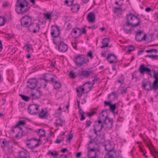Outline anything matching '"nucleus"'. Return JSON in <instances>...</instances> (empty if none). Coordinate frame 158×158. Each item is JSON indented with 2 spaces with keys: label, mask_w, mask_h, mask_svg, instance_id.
Returning <instances> with one entry per match:
<instances>
[{
  "label": "nucleus",
  "mask_w": 158,
  "mask_h": 158,
  "mask_svg": "<svg viewBox=\"0 0 158 158\" xmlns=\"http://www.w3.org/2000/svg\"><path fill=\"white\" fill-rule=\"evenodd\" d=\"M44 15L46 19H51V14L50 13H44Z\"/></svg>",
  "instance_id": "obj_38"
},
{
  "label": "nucleus",
  "mask_w": 158,
  "mask_h": 158,
  "mask_svg": "<svg viewBox=\"0 0 158 158\" xmlns=\"http://www.w3.org/2000/svg\"><path fill=\"white\" fill-rule=\"evenodd\" d=\"M127 48V51L128 52H131L135 49V47L133 45H129L126 47V48Z\"/></svg>",
  "instance_id": "obj_33"
},
{
  "label": "nucleus",
  "mask_w": 158,
  "mask_h": 158,
  "mask_svg": "<svg viewBox=\"0 0 158 158\" xmlns=\"http://www.w3.org/2000/svg\"><path fill=\"white\" fill-rule=\"evenodd\" d=\"M21 25V26L24 27L28 28L31 23L23 21V20H20Z\"/></svg>",
  "instance_id": "obj_24"
},
{
  "label": "nucleus",
  "mask_w": 158,
  "mask_h": 158,
  "mask_svg": "<svg viewBox=\"0 0 158 158\" xmlns=\"http://www.w3.org/2000/svg\"><path fill=\"white\" fill-rule=\"evenodd\" d=\"M19 96H20L21 98L22 99L26 101V102H28L30 100V97L28 96H25L24 95L20 94L19 95Z\"/></svg>",
  "instance_id": "obj_32"
},
{
  "label": "nucleus",
  "mask_w": 158,
  "mask_h": 158,
  "mask_svg": "<svg viewBox=\"0 0 158 158\" xmlns=\"http://www.w3.org/2000/svg\"><path fill=\"white\" fill-rule=\"evenodd\" d=\"M94 72L93 70H82L80 73H79L78 75L80 77H82L84 78H88L90 75Z\"/></svg>",
  "instance_id": "obj_13"
},
{
  "label": "nucleus",
  "mask_w": 158,
  "mask_h": 158,
  "mask_svg": "<svg viewBox=\"0 0 158 158\" xmlns=\"http://www.w3.org/2000/svg\"><path fill=\"white\" fill-rule=\"evenodd\" d=\"M107 98L108 100L112 102L117 98L116 97V94L115 92H112L111 93L109 94Z\"/></svg>",
  "instance_id": "obj_16"
},
{
  "label": "nucleus",
  "mask_w": 158,
  "mask_h": 158,
  "mask_svg": "<svg viewBox=\"0 0 158 158\" xmlns=\"http://www.w3.org/2000/svg\"><path fill=\"white\" fill-rule=\"evenodd\" d=\"M88 151L87 156L89 158H96L97 153L94 148H89Z\"/></svg>",
  "instance_id": "obj_14"
},
{
  "label": "nucleus",
  "mask_w": 158,
  "mask_h": 158,
  "mask_svg": "<svg viewBox=\"0 0 158 158\" xmlns=\"http://www.w3.org/2000/svg\"><path fill=\"white\" fill-rule=\"evenodd\" d=\"M112 102L111 101H110L109 100L108 101H105L104 102V106L106 107L107 106H109L110 107V105H111Z\"/></svg>",
  "instance_id": "obj_40"
},
{
  "label": "nucleus",
  "mask_w": 158,
  "mask_h": 158,
  "mask_svg": "<svg viewBox=\"0 0 158 158\" xmlns=\"http://www.w3.org/2000/svg\"><path fill=\"white\" fill-rule=\"evenodd\" d=\"M28 134V132H25V131H22V132L21 136H26Z\"/></svg>",
  "instance_id": "obj_55"
},
{
  "label": "nucleus",
  "mask_w": 158,
  "mask_h": 158,
  "mask_svg": "<svg viewBox=\"0 0 158 158\" xmlns=\"http://www.w3.org/2000/svg\"><path fill=\"white\" fill-rule=\"evenodd\" d=\"M109 42L110 40L109 38H103L102 41L103 45H107V46H108Z\"/></svg>",
  "instance_id": "obj_29"
},
{
  "label": "nucleus",
  "mask_w": 158,
  "mask_h": 158,
  "mask_svg": "<svg viewBox=\"0 0 158 158\" xmlns=\"http://www.w3.org/2000/svg\"><path fill=\"white\" fill-rule=\"evenodd\" d=\"M72 27V26L71 25V23H69L67 25L66 29H67L68 31H69L71 29Z\"/></svg>",
  "instance_id": "obj_53"
},
{
  "label": "nucleus",
  "mask_w": 158,
  "mask_h": 158,
  "mask_svg": "<svg viewBox=\"0 0 158 158\" xmlns=\"http://www.w3.org/2000/svg\"><path fill=\"white\" fill-rule=\"evenodd\" d=\"M114 148V146L111 144L110 143H109L107 145L105 146V149L106 150L109 152H112Z\"/></svg>",
  "instance_id": "obj_17"
},
{
  "label": "nucleus",
  "mask_w": 158,
  "mask_h": 158,
  "mask_svg": "<svg viewBox=\"0 0 158 158\" xmlns=\"http://www.w3.org/2000/svg\"><path fill=\"white\" fill-rule=\"evenodd\" d=\"M84 114H81V117L80 119L81 121L85 119V116Z\"/></svg>",
  "instance_id": "obj_63"
},
{
  "label": "nucleus",
  "mask_w": 158,
  "mask_h": 158,
  "mask_svg": "<svg viewBox=\"0 0 158 158\" xmlns=\"http://www.w3.org/2000/svg\"><path fill=\"white\" fill-rule=\"evenodd\" d=\"M73 61L77 66L81 67L85 64L87 65L86 62V59L83 55H78L77 56H75Z\"/></svg>",
  "instance_id": "obj_4"
},
{
  "label": "nucleus",
  "mask_w": 158,
  "mask_h": 158,
  "mask_svg": "<svg viewBox=\"0 0 158 158\" xmlns=\"http://www.w3.org/2000/svg\"><path fill=\"white\" fill-rule=\"evenodd\" d=\"M112 152H110L109 153L110 154H111V155H112L114 157H118V156H117L116 155L117 150H114Z\"/></svg>",
  "instance_id": "obj_43"
},
{
  "label": "nucleus",
  "mask_w": 158,
  "mask_h": 158,
  "mask_svg": "<svg viewBox=\"0 0 158 158\" xmlns=\"http://www.w3.org/2000/svg\"><path fill=\"white\" fill-rule=\"evenodd\" d=\"M40 28V25L39 23H32L28 28V30L29 32H31L33 30V32L36 33L39 32Z\"/></svg>",
  "instance_id": "obj_9"
},
{
  "label": "nucleus",
  "mask_w": 158,
  "mask_h": 158,
  "mask_svg": "<svg viewBox=\"0 0 158 158\" xmlns=\"http://www.w3.org/2000/svg\"><path fill=\"white\" fill-rule=\"evenodd\" d=\"M23 20V21H25L27 22L28 23H31L32 22V18L30 16H28L27 15H25L24 16H23L21 20Z\"/></svg>",
  "instance_id": "obj_23"
},
{
  "label": "nucleus",
  "mask_w": 158,
  "mask_h": 158,
  "mask_svg": "<svg viewBox=\"0 0 158 158\" xmlns=\"http://www.w3.org/2000/svg\"><path fill=\"white\" fill-rule=\"evenodd\" d=\"M82 153L81 152H79L77 153L76 155V157L77 158H80L81 155Z\"/></svg>",
  "instance_id": "obj_54"
},
{
  "label": "nucleus",
  "mask_w": 158,
  "mask_h": 158,
  "mask_svg": "<svg viewBox=\"0 0 158 158\" xmlns=\"http://www.w3.org/2000/svg\"><path fill=\"white\" fill-rule=\"evenodd\" d=\"M26 121L24 120H19L18 123L15 125V128H19V126H24L26 124Z\"/></svg>",
  "instance_id": "obj_28"
},
{
  "label": "nucleus",
  "mask_w": 158,
  "mask_h": 158,
  "mask_svg": "<svg viewBox=\"0 0 158 158\" xmlns=\"http://www.w3.org/2000/svg\"><path fill=\"white\" fill-rule=\"evenodd\" d=\"M118 79L122 80V81H123L125 79V77L124 75L123 74H121V76L119 77Z\"/></svg>",
  "instance_id": "obj_59"
},
{
  "label": "nucleus",
  "mask_w": 158,
  "mask_h": 158,
  "mask_svg": "<svg viewBox=\"0 0 158 158\" xmlns=\"http://www.w3.org/2000/svg\"><path fill=\"white\" fill-rule=\"evenodd\" d=\"M136 72V71L135 70V72H134L133 73H132V79H133L134 78H135L136 79H137L138 77L136 76H134V75L135 74V73Z\"/></svg>",
  "instance_id": "obj_58"
},
{
  "label": "nucleus",
  "mask_w": 158,
  "mask_h": 158,
  "mask_svg": "<svg viewBox=\"0 0 158 158\" xmlns=\"http://www.w3.org/2000/svg\"><path fill=\"white\" fill-rule=\"evenodd\" d=\"M23 49L26 50L29 53L33 52L32 47V45H30V44L27 43L25 44L23 47Z\"/></svg>",
  "instance_id": "obj_19"
},
{
  "label": "nucleus",
  "mask_w": 158,
  "mask_h": 158,
  "mask_svg": "<svg viewBox=\"0 0 158 158\" xmlns=\"http://www.w3.org/2000/svg\"><path fill=\"white\" fill-rule=\"evenodd\" d=\"M15 11L19 14L23 15L28 11L30 7L26 0H17L15 5Z\"/></svg>",
  "instance_id": "obj_2"
},
{
  "label": "nucleus",
  "mask_w": 158,
  "mask_h": 158,
  "mask_svg": "<svg viewBox=\"0 0 158 158\" xmlns=\"http://www.w3.org/2000/svg\"><path fill=\"white\" fill-rule=\"evenodd\" d=\"M45 130L43 129H39L38 131L36 132L37 134L39 135L40 138L42 137L45 136Z\"/></svg>",
  "instance_id": "obj_20"
},
{
  "label": "nucleus",
  "mask_w": 158,
  "mask_h": 158,
  "mask_svg": "<svg viewBox=\"0 0 158 158\" xmlns=\"http://www.w3.org/2000/svg\"><path fill=\"white\" fill-rule=\"evenodd\" d=\"M52 76L49 74H46L43 76V79L46 82H52V84L53 85L54 89H56L60 88L61 86V85L60 82L54 80V77H52Z\"/></svg>",
  "instance_id": "obj_3"
},
{
  "label": "nucleus",
  "mask_w": 158,
  "mask_h": 158,
  "mask_svg": "<svg viewBox=\"0 0 158 158\" xmlns=\"http://www.w3.org/2000/svg\"><path fill=\"white\" fill-rule=\"evenodd\" d=\"M114 120L112 118L109 117L108 115H106L103 122V123L105 128L108 129H110L113 127Z\"/></svg>",
  "instance_id": "obj_5"
},
{
  "label": "nucleus",
  "mask_w": 158,
  "mask_h": 158,
  "mask_svg": "<svg viewBox=\"0 0 158 158\" xmlns=\"http://www.w3.org/2000/svg\"><path fill=\"white\" fill-rule=\"evenodd\" d=\"M47 154V155H51L55 158V157L58 156L59 155V153L56 151H54L53 152H52L51 150H49Z\"/></svg>",
  "instance_id": "obj_27"
},
{
  "label": "nucleus",
  "mask_w": 158,
  "mask_h": 158,
  "mask_svg": "<svg viewBox=\"0 0 158 158\" xmlns=\"http://www.w3.org/2000/svg\"><path fill=\"white\" fill-rule=\"evenodd\" d=\"M135 33V39L138 42V39H140L139 37L143 33V31H141L140 30H139Z\"/></svg>",
  "instance_id": "obj_26"
},
{
  "label": "nucleus",
  "mask_w": 158,
  "mask_h": 158,
  "mask_svg": "<svg viewBox=\"0 0 158 158\" xmlns=\"http://www.w3.org/2000/svg\"><path fill=\"white\" fill-rule=\"evenodd\" d=\"M138 71L141 74H143L145 73L150 76L151 77H152L151 74V69L147 67V66H145V64H143L140 65L138 69Z\"/></svg>",
  "instance_id": "obj_6"
},
{
  "label": "nucleus",
  "mask_w": 158,
  "mask_h": 158,
  "mask_svg": "<svg viewBox=\"0 0 158 158\" xmlns=\"http://www.w3.org/2000/svg\"><path fill=\"white\" fill-rule=\"evenodd\" d=\"M127 90V89L126 88L124 89L123 87L122 88V89L121 90V92L122 94H123L126 92Z\"/></svg>",
  "instance_id": "obj_56"
},
{
  "label": "nucleus",
  "mask_w": 158,
  "mask_h": 158,
  "mask_svg": "<svg viewBox=\"0 0 158 158\" xmlns=\"http://www.w3.org/2000/svg\"><path fill=\"white\" fill-rule=\"evenodd\" d=\"M77 43L76 42H75L74 43H72V45L73 48L76 50H77Z\"/></svg>",
  "instance_id": "obj_50"
},
{
  "label": "nucleus",
  "mask_w": 158,
  "mask_h": 158,
  "mask_svg": "<svg viewBox=\"0 0 158 158\" xmlns=\"http://www.w3.org/2000/svg\"><path fill=\"white\" fill-rule=\"evenodd\" d=\"M76 92L77 93V96L78 97H81L83 94V92H81V93L80 90L78 89H77Z\"/></svg>",
  "instance_id": "obj_47"
},
{
  "label": "nucleus",
  "mask_w": 158,
  "mask_h": 158,
  "mask_svg": "<svg viewBox=\"0 0 158 158\" xmlns=\"http://www.w3.org/2000/svg\"><path fill=\"white\" fill-rule=\"evenodd\" d=\"M147 37V35L145 33H144L143 36L141 38V39H138V42H141L142 40H145L146 39V38Z\"/></svg>",
  "instance_id": "obj_45"
},
{
  "label": "nucleus",
  "mask_w": 158,
  "mask_h": 158,
  "mask_svg": "<svg viewBox=\"0 0 158 158\" xmlns=\"http://www.w3.org/2000/svg\"><path fill=\"white\" fill-rule=\"evenodd\" d=\"M145 52L147 53H150L154 52L156 54L158 52V50L156 49H151L150 50H146Z\"/></svg>",
  "instance_id": "obj_39"
},
{
  "label": "nucleus",
  "mask_w": 158,
  "mask_h": 158,
  "mask_svg": "<svg viewBox=\"0 0 158 158\" xmlns=\"http://www.w3.org/2000/svg\"><path fill=\"white\" fill-rule=\"evenodd\" d=\"M40 106L37 104L33 103L30 105L28 108V112L31 115L36 114L37 112H35V110L38 111L39 109Z\"/></svg>",
  "instance_id": "obj_10"
},
{
  "label": "nucleus",
  "mask_w": 158,
  "mask_h": 158,
  "mask_svg": "<svg viewBox=\"0 0 158 158\" xmlns=\"http://www.w3.org/2000/svg\"><path fill=\"white\" fill-rule=\"evenodd\" d=\"M117 57L113 53L108 55L106 59L109 61L110 64L116 63L118 62Z\"/></svg>",
  "instance_id": "obj_12"
},
{
  "label": "nucleus",
  "mask_w": 158,
  "mask_h": 158,
  "mask_svg": "<svg viewBox=\"0 0 158 158\" xmlns=\"http://www.w3.org/2000/svg\"><path fill=\"white\" fill-rule=\"evenodd\" d=\"M52 40L53 43L57 46V44L58 43V41L56 39H53Z\"/></svg>",
  "instance_id": "obj_64"
},
{
  "label": "nucleus",
  "mask_w": 158,
  "mask_h": 158,
  "mask_svg": "<svg viewBox=\"0 0 158 158\" xmlns=\"http://www.w3.org/2000/svg\"><path fill=\"white\" fill-rule=\"evenodd\" d=\"M2 144L1 145V147L2 148H4L6 147L9 144L8 142L7 141L6 139L3 140L2 142Z\"/></svg>",
  "instance_id": "obj_30"
},
{
  "label": "nucleus",
  "mask_w": 158,
  "mask_h": 158,
  "mask_svg": "<svg viewBox=\"0 0 158 158\" xmlns=\"http://www.w3.org/2000/svg\"><path fill=\"white\" fill-rule=\"evenodd\" d=\"M26 152H24L23 151H20L19 153V155L18 156L19 158H27V150H25Z\"/></svg>",
  "instance_id": "obj_25"
},
{
  "label": "nucleus",
  "mask_w": 158,
  "mask_h": 158,
  "mask_svg": "<svg viewBox=\"0 0 158 158\" xmlns=\"http://www.w3.org/2000/svg\"><path fill=\"white\" fill-rule=\"evenodd\" d=\"M92 122L90 120L86 121L85 122L86 125L85 127L86 128L89 127L91 124L92 123Z\"/></svg>",
  "instance_id": "obj_44"
},
{
  "label": "nucleus",
  "mask_w": 158,
  "mask_h": 158,
  "mask_svg": "<svg viewBox=\"0 0 158 158\" xmlns=\"http://www.w3.org/2000/svg\"><path fill=\"white\" fill-rule=\"evenodd\" d=\"M71 6L72 7L71 8V10L73 13L77 12L80 9V6L79 4H76L73 5H73Z\"/></svg>",
  "instance_id": "obj_21"
},
{
  "label": "nucleus",
  "mask_w": 158,
  "mask_h": 158,
  "mask_svg": "<svg viewBox=\"0 0 158 158\" xmlns=\"http://www.w3.org/2000/svg\"><path fill=\"white\" fill-rule=\"evenodd\" d=\"M122 10V9L120 7H115L114 8V12H116L120 10Z\"/></svg>",
  "instance_id": "obj_57"
},
{
  "label": "nucleus",
  "mask_w": 158,
  "mask_h": 158,
  "mask_svg": "<svg viewBox=\"0 0 158 158\" xmlns=\"http://www.w3.org/2000/svg\"><path fill=\"white\" fill-rule=\"evenodd\" d=\"M95 16L94 12H90L87 15V19L89 22L93 23L95 21Z\"/></svg>",
  "instance_id": "obj_15"
},
{
  "label": "nucleus",
  "mask_w": 158,
  "mask_h": 158,
  "mask_svg": "<svg viewBox=\"0 0 158 158\" xmlns=\"http://www.w3.org/2000/svg\"><path fill=\"white\" fill-rule=\"evenodd\" d=\"M144 57L145 58L148 57L152 60H158V55H146Z\"/></svg>",
  "instance_id": "obj_31"
},
{
  "label": "nucleus",
  "mask_w": 158,
  "mask_h": 158,
  "mask_svg": "<svg viewBox=\"0 0 158 158\" xmlns=\"http://www.w3.org/2000/svg\"><path fill=\"white\" fill-rule=\"evenodd\" d=\"M105 158H115L113 156L111 155V154H110V153H107L106 154V156H105Z\"/></svg>",
  "instance_id": "obj_48"
},
{
  "label": "nucleus",
  "mask_w": 158,
  "mask_h": 158,
  "mask_svg": "<svg viewBox=\"0 0 158 158\" xmlns=\"http://www.w3.org/2000/svg\"><path fill=\"white\" fill-rule=\"evenodd\" d=\"M51 34L52 36L55 38H57L60 34V28L57 25H53L51 27Z\"/></svg>",
  "instance_id": "obj_8"
},
{
  "label": "nucleus",
  "mask_w": 158,
  "mask_h": 158,
  "mask_svg": "<svg viewBox=\"0 0 158 158\" xmlns=\"http://www.w3.org/2000/svg\"><path fill=\"white\" fill-rule=\"evenodd\" d=\"M139 16V14L136 15L131 13L126 15L125 17L126 22L125 24L123 26V29L126 34L129 33L132 29L131 28L129 29H127L125 28L126 27H131L134 28L139 26L141 20L140 18L138 17Z\"/></svg>",
  "instance_id": "obj_1"
},
{
  "label": "nucleus",
  "mask_w": 158,
  "mask_h": 158,
  "mask_svg": "<svg viewBox=\"0 0 158 158\" xmlns=\"http://www.w3.org/2000/svg\"><path fill=\"white\" fill-rule=\"evenodd\" d=\"M93 127L94 129L98 130V132H100L103 127H105L103 123L101 124H94Z\"/></svg>",
  "instance_id": "obj_22"
},
{
  "label": "nucleus",
  "mask_w": 158,
  "mask_h": 158,
  "mask_svg": "<svg viewBox=\"0 0 158 158\" xmlns=\"http://www.w3.org/2000/svg\"><path fill=\"white\" fill-rule=\"evenodd\" d=\"M58 50L60 52H64L68 50V47L67 44L63 41L60 42L58 44Z\"/></svg>",
  "instance_id": "obj_11"
},
{
  "label": "nucleus",
  "mask_w": 158,
  "mask_h": 158,
  "mask_svg": "<svg viewBox=\"0 0 158 158\" xmlns=\"http://www.w3.org/2000/svg\"><path fill=\"white\" fill-rule=\"evenodd\" d=\"M73 137V135L72 134H70L69 135V137L67 138V139L68 140H70L72 139Z\"/></svg>",
  "instance_id": "obj_62"
},
{
  "label": "nucleus",
  "mask_w": 158,
  "mask_h": 158,
  "mask_svg": "<svg viewBox=\"0 0 158 158\" xmlns=\"http://www.w3.org/2000/svg\"><path fill=\"white\" fill-rule=\"evenodd\" d=\"M98 121H96L94 122V124H103V120H102V118H98Z\"/></svg>",
  "instance_id": "obj_41"
},
{
  "label": "nucleus",
  "mask_w": 158,
  "mask_h": 158,
  "mask_svg": "<svg viewBox=\"0 0 158 158\" xmlns=\"http://www.w3.org/2000/svg\"><path fill=\"white\" fill-rule=\"evenodd\" d=\"M70 77L73 78H74L76 76V75H75V73L73 71H71L69 72Z\"/></svg>",
  "instance_id": "obj_42"
},
{
  "label": "nucleus",
  "mask_w": 158,
  "mask_h": 158,
  "mask_svg": "<svg viewBox=\"0 0 158 158\" xmlns=\"http://www.w3.org/2000/svg\"><path fill=\"white\" fill-rule=\"evenodd\" d=\"M142 87L143 88V89L145 90H146V89H147V88H146V86L147 85V84L145 83V82L144 81L142 82Z\"/></svg>",
  "instance_id": "obj_60"
},
{
  "label": "nucleus",
  "mask_w": 158,
  "mask_h": 158,
  "mask_svg": "<svg viewBox=\"0 0 158 158\" xmlns=\"http://www.w3.org/2000/svg\"><path fill=\"white\" fill-rule=\"evenodd\" d=\"M47 111H46L45 112L42 109L39 114V116L41 118L44 119L45 118L46 119L48 116V115H47Z\"/></svg>",
  "instance_id": "obj_18"
},
{
  "label": "nucleus",
  "mask_w": 158,
  "mask_h": 158,
  "mask_svg": "<svg viewBox=\"0 0 158 158\" xmlns=\"http://www.w3.org/2000/svg\"><path fill=\"white\" fill-rule=\"evenodd\" d=\"M104 111V110L102 111V113L100 114V116L98 117V118H102V120H103V119L105 117H105L104 114L103 113Z\"/></svg>",
  "instance_id": "obj_49"
},
{
  "label": "nucleus",
  "mask_w": 158,
  "mask_h": 158,
  "mask_svg": "<svg viewBox=\"0 0 158 158\" xmlns=\"http://www.w3.org/2000/svg\"><path fill=\"white\" fill-rule=\"evenodd\" d=\"M36 92L39 93V96H36L34 98H32V99H39L40 98L42 94V92L41 91H40V90H39L38 89H36Z\"/></svg>",
  "instance_id": "obj_36"
},
{
  "label": "nucleus",
  "mask_w": 158,
  "mask_h": 158,
  "mask_svg": "<svg viewBox=\"0 0 158 158\" xmlns=\"http://www.w3.org/2000/svg\"><path fill=\"white\" fill-rule=\"evenodd\" d=\"M147 84L149 85L150 87V88H147V89H146V90L148 91H150L152 90V89H153V88H152L153 84L152 85L150 81H148L147 82Z\"/></svg>",
  "instance_id": "obj_37"
},
{
  "label": "nucleus",
  "mask_w": 158,
  "mask_h": 158,
  "mask_svg": "<svg viewBox=\"0 0 158 158\" xmlns=\"http://www.w3.org/2000/svg\"><path fill=\"white\" fill-rule=\"evenodd\" d=\"M152 88L154 90H156L158 89V81H154L153 83Z\"/></svg>",
  "instance_id": "obj_34"
},
{
  "label": "nucleus",
  "mask_w": 158,
  "mask_h": 158,
  "mask_svg": "<svg viewBox=\"0 0 158 158\" xmlns=\"http://www.w3.org/2000/svg\"><path fill=\"white\" fill-rule=\"evenodd\" d=\"M62 140H60L59 139H56V141H55V143H60L62 142Z\"/></svg>",
  "instance_id": "obj_61"
},
{
  "label": "nucleus",
  "mask_w": 158,
  "mask_h": 158,
  "mask_svg": "<svg viewBox=\"0 0 158 158\" xmlns=\"http://www.w3.org/2000/svg\"><path fill=\"white\" fill-rule=\"evenodd\" d=\"M116 108V104H111L110 106V108L112 113H114V110H115Z\"/></svg>",
  "instance_id": "obj_35"
},
{
  "label": "nucleus",
  "mask_w": 158,
  "mask_h": 158,
  "mask_svg": "<svg viewBox=\"0 0 158 158\" xmlns=\"http://www.w3.org/2000/svg\"><path fill=\"white\" fill-rule=\"evenodd\" d=\"M87 55L90 57L91 59H92L93 58V53L91 51H90L88 52Z\"/></svg>",
  "instance_id": "obj_46"
},
{
  "label": "nucleus",
  "mask_w": 158,
  "mask_h": 158,
  "mask_svg": "<svg viewBox=\"0 0 158 158\" xmlns=\"http://www.w3.org/2000/svg\"><path fill=\"white\" fill-rule=\"evenodd\" d=\"M27 83L29 85H27V87L30 89L31 90H34L36 87L38 83V81L35 78H31L28 80Z\"/></svg>",
  "instance_id": "obj_7"
},
{
  "label": "nucleus",
  "mask_w": 158,
  "mask_h": 158,
  "mask_svg": "<svg viewBox=\"0 0 158 158\" xmlns=\"http://www.w3.org/2000/svg\"><path fill=\"white\" fill-rule=\"evenodd\" d=\"M154 77L155 81H158V73H155L154 75Z\"/></svg>",
  "instance_id": "obj_52"
},
{
  "label": "nucleus",
  "mask_w": 158,
  "mask_h": 158,
  "mask_svg": "<svg viewBox=\"0 0 158 158\" xmlns=\"http://www.w3.org/2000/svg\"><path fill=\"white\" fill-rule=\"evenodd\" d=\"M93 77L94 78V79L92 81V85H93L94 84L95 82L98 81L99 80L98 78L97 77Z\"/></svg>",
  "instance_id": "obj_51"
}]
</instances>
